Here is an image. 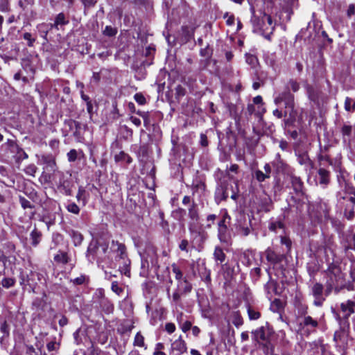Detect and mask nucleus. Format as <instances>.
Wrapping results in <instances>:
<instances>
[{"mask_svg": "<svg viewBox=\"0 0 355 355\" xmlns=\"http://www.w3.org/2000/svg\"><path fill=\"white\" fill-rule=\"evenodd\" d=\"M344 191L349 195H355V187L352 183L345 181Z\"/></svg>", "mask_w": 355, "mask_h": 355, "instance_id": "nucleus-48", "label": "nucleus"}, {"mask_svg": "<svg viewBox=\"0 0 355 355\" xmlns=\"http://www.w3.org/2000/svg\"><path fill=\"white\" fill-rule=\"evenodd\" d=\"M297 307V320L299 321L300 319H302L303 318L309 315V306L306 304L303 303H298V304L296 306Z\"/></svg>", "mask_w": 355, "mask_h": 355, "instance_id": "nucleus-26", "label": "nucleus"}, {"mask_svg": "<svg viewBox=\"0 0 355 355\" xmlns=\"http://www.w3.org/2000/svg\"><path fill=\"white\" fill-rule=\"evenodd\" d=\"M112 290L117 295H120L123 291V289L119 286L117 282H113L112 283Z\"/></svg>", "mask_w": 355, "mask_h": 355, "instance_id": "nucleus-62", "label": "nucleus"}, {"mask_svg": "<svg viewBox=\"0 0 355 355\" xmlns=\"http://www.w3.org/2000/svg\"><path fill=\"white\" fill-rule=\"evenodd\" d=\"M108 250V243L106 242H92L87 250L88 255L92 254L96 256L98 259H103V255L107 254Z\"/></svg>", "mask_w": 355, "mask_h": 355, "instance_id": "nucleus-9", "label": "nucleus"}, {"mask_svg": "<svg viewBox=\"0 0 355 355\" xmlns=\"http://www.w3.org/2000/svg\"><path fill=\"white\" fill-rule=\"evenodd\" d=\"M54 260L58 263H67L69 261V257L67 253L60 252L54 257Z\"/></svg>", "mask_w": 355, "mask_h": 355, "instance_id": "nucleus-41", "label": "nucleus"}, {"mask_svg": "<svg viewBox=\"0 0 355 355\" xmlns=\"http://www.w3.org/2000/svg\"><path fill=\"white\" fill-rule=\"evenodd\" d=\"M243 323V318H242L240 313L238 312V311L234 313V315H233V324L236 327H239V326L242 325Z\"/></svg>", "mask_w": 355, "mask_h": 355, "instance_id": "nucleus-45", "label": "nucleus"}, {"mask_svg": "<svg viewBox=\"0 0 355 355\" xmlns=\"http://www.w3.org/2000/svg\"><path fill=\"white\" fill-rule=\"evenodd\" d=\"M114 158L116 162L123 161L128 164L131 163L132 161V159L130 157V155L128 154L124 153L123 151H121V152H119V153L116 154L115 155Z\"/></svg>", "mask_w": 355, "mask_h": 355, "instance_id": "nucleus-37", "label": "nucleus"}, {"mask_svg": "<svg viewBox=\"0 0 355 355\" xmlns=\"http://www.w3.org/2000/svg\"><path fill=\"white\" fill-rule=\"evenodd\" d=\"M11 198V193L8 190H5L0 193V203H5L8 199Z\"/></svg>", "mask_w": 355, "mask_h": 355, "instance_id": "nucleus-53", "label": "nucleus"}, {"mask_svg": "<svg viewBox=\"0 0 355 355\" xmlns=\"http://www.w3.org/2000/svg\"><path fill=\"white\" fill-rule=\"evenodd\" d=\"M218 238L222 243H228L230 236L227 234V227H218Z\"/></svg>", "mask_w": 355, "mask_h": 355, "instance_id": "nucleus-30", "label": "nucleus"}, {"mask_svg": "<svg viewBox=\"0 0 355 355\" xmlns=\"http://www.w3.org/2000/svg\"><path fill=\"white\" fill-rule=\"evenodd\" d=\"M254 176L256 178V179L259 182H263V181H264V180L266 178V175L264 173H263L262 171H261L259 170H257L254 172Z\"/></svg>", "mask_w": 355, "mask_h": 355, "instance_id": "nucleus-64", "label": "nucleus"}, {"mask_svg": "<svg viewBox=\"0 0 355 355\" xmlns=\"http://www.w3.org/2000/svg\"><path fill=\"white\" fill-rule=\"evenodd\" d=\"M340 324V329L335 331L334 335V340L336 343L342 342L345 340L347 336V330L349 327H344L342 324Z\"/></svg>", "mask_w": 355, "mask_h": 355, "instance_id": "nucleus-23", "label": "nucleus"}, {"mask_svg": "<svg viewBox=\"0 0 355 355\" xmlns=\"http://www.w3.org/2000/svg\"><path fill=\"white\" fill-rule=\"evenodd\" d=\"M344 215H345V217L347 220H352L355 216L354 207H352V208L349 209H348L347 208H345V211H344Z\"/></svg>", "mask_w": 355, "mask_h": 355, "instance_id": "nucleus-52", "label": "nucleus"}, {"mask_svg": "<svg viewBox=\"0 0 355 355\" xmlns=\"http://www.w3.org/2000/svg\"><path fill=\"white\" fill-rule=\"evenodd\" d=\"M270 139L272 140L273 144H275L276 143H277L279 144V147L282 150H285L287 149L288 144L286 140L282 139V140L279 141L277 139H275L273 137H271Z\"/></svg>", "mask_w": 355, "mask_h": 355, "instance_id": "nucleus-47", "label": "nucleus"}, {"mask_svg": "<svg viewBox=\"0 0 355 355\" xmlns=\"http://www.w3.org/2000/svg\"><path fill=\"white\" fill-rule=\"evenodd\" d=\"M268 227L270 231L279 234L277 236L279 238L281 245H285L286 254L290 253L292 248V241L287 232L284 222L281 220L272 221Z\"/></svg>", "mask_w": 355, "mask_h": 355, "instance_id": "nucleus-3", "label": "nucleus"}, {"mask_svg": "<svg viewBox=\"0 0 355 355\" xmlns=\"http://www.w3.org/2000/svg\"><path fill=\"white\" fill-rule=\"evenodd\" d=\"M117 33V31L116 28H112V26H105L104 31H103V34L106 36H109V37H112V36H114Z\"/></svg>", "mask_w": 355, "mask_h": 355, "instance_id": "nucleus-51", "label": "nucleus"}, {"mask_svg": "<svg viewBox=\"0 0 355 355\" xmlns=\"http://www.w3.org/2000/svg\"><path fill=\"white\" fill-rule=\"evenodd\" d=\"M75 246L80 245L83 240V236L78 231L71 230L69 233Z\"/></svg>", "mask_w": 355, "mask_h": 355, "instance_id": "nucleus-32", "label": "nucleus"}, {"mask_svg": "<svg viewBox=\"0 0 355 355\" xmlns=\"http://www.w3.org/2000/svg\"><path fill=\"white\" fill-rule=\"evenodd\" d=\"M318 175L320 184L327 187L330 183L331 173L325 168V166H320Z\"/></svg>", "mask_w": 355, "mask_h": 355, "instance_id": "nucleus-18", "label": "nucleus"}, {"mask_svg": "<svg viewBox=\"0 0 355 355\" xmlns=\"http://www.w3.org/2000/svg\"><path fill=\"white\" fill-rule=\"evenodd\" d=\"M324 282V295L329 296L332 292L338 294L343 290L352 291L354 290L355 275L350 270V280H346V274L341 268L340 260H333L327 263V268L323 272Z\"/></svg>", "mask_w": 355, "mask_h": 355, "instance_id": "nucleus-1", "label": "nucleus"}, {"mask_svg": "<svg viewBox=\"0 0 355 355\" xmlns=\"http://www.w3.org/2000/svg\"><path fill=\"white\" fill-rule=\"evenodd\" d=\"M187 350V347L185 341L182 339V336H180L178 339L174 340L171 343V353H174L175 352H178V355H181L186 352Z\"/></svg>", "mask_w": 355, "mask_h": 355, "instance_id": "nucleus-16", "label": "nucleus"}, {"mask_svg": "<svg viewBox=\"0 0 355 355\" xmlns=\"http://www.w3.org/2000/svg\"><path fill=\"white\" fill-rule=\"evenodd\" d=\"M52 28L53 27H51L50 25L46 24H41L37 26V28L40 33H41V36L44 37L46 40H47V34Z\"/></svg>", "mask_w": 355, "mask_h": 355, "instance_id": "nucleus-39", "label": "nucleus"}, {"mask_svg": "<svg viewBox=\"0 0 355 355\" xmlns=\"http://www.w3.org/2000/svg\"><path fill=\"white\" fill-rule=\"evenodd\" d=\"M21 64L26 76L22 77V81L26 83L29 79H33L35 73V67L33 65V60L30 58H24L21 60Z\"/></svg>", "mask_w": 355, "mask_h": 355, "instance_id": "nucleus-13", "label": "nucleus"}, {"mask_svg": "<svg viewBox=\"0 0 355 355\" xmlns=\"http://www.w3.org/2000/svg\"><path fill=\"white\" fill-rule=\"evenodd\" d=\"M340 310L343 315L340 316L338 313H336L335 317L337 321L344 327H349V318L355 311V302L351 300H348L346 302H342Z\"/></svg>", "mask_w": 355, "mask_h": 355, "instance_id": "nucleus-6", "label": "nucleus"}, {"mask_svg": "<svg viewBox=\"0 0 355 355\" xmlns=\"http://www.w3.org/2000/svg\"><path fill=\"white\" fill-rule=\"evenodd\" d=\"M15 279L11 277H5L1 281V285L3 288H9L15 284Z\"/></svg>", "mask_w": 355, "mask_h": 355, "instance_id": "nucleus-42", "label": "nucleus"}, {"mask_svg": "<svg viewBox=\"0 0 355 355\" xmlns=\"http://www.w3.org/2000/svg\"><path fill=\"white\" fill-rule=\"evenodd\" d=\"M188 215L190 220H199L198 207L195 202H192L188 208Z\"/></svg>", "mask_w": 355, "mask_h": 355, "instance_id": "nucleus-27", "label": "nucleus"}, {"mask_svg": "<svg viewBox=\"0 0 355 355\" xmlns=\"http://www.w3.org/2000/svg\"><path fill=\"white\" fill-rule=\"evenodd\" d=\"M77 200L80 202H82L83 206H85L87 203L86 191L83 187L78 188V193L76 194Z\"/></svg>", "mask_w": 355, "mask_h": 355, "instance_id": "nucleus-35", "label": "nucleus"}, {"mask_svg": "<svg viewBox=\"0 0 355 355\" xmlns=\"http://www.w3.org/2000/svg\"><path fill=\"white\" fill-rule=\"evenodd\" d=\"M66 209L69 212L74 214H78L80 212L79 207L73 202H69L66 206Z\"/></svg>", "mask_w": 355, "mask_h": 355, "instance_id": "nucleus-43", "label": "nucleus"}, {"mask_svg": "<svg viewBox=\"0 0 355 355\" xmlns=\"http://www.w3.org/2000/svg\"><path fill=\"white\" fill-rule=\"evenodd\" d=\"M192 290V285L187 280L180 281L178 284V289L173 293V301L178 304L180 301L181 295L189 293Z\"/></svg>", "mask_w": 355, "mask_h": 355, "instance_id": "nucleus-11", "label": "nucleus"}, {"mask_svg": "<svg viewBox=\"0 0 355 355\" xmlns=\"http://www.w3.org/2000/svg\"><path fill=\"white\" fill-rule=\"evenodd\" d=\"M23 38L25 40H27V44L28 46H33L34 42H35V39L32 37V35L30 33H25L23 35Z\"/></svg>", "mask_w": 355, "mask_h": 355, "instance_id": "nucleus-56", "label": "nucleus"}, {"mask_svg": "<svg viewBox=\"0 0 355 355\" xmlns=\"http://www.w3.org/2000/svg\"><path fill=\"white\" fill-rule=\"evenodd\" d=\"M5 145L8 150L14 154L16 162H19L28 157L27 153L13 140L8 139Z\"/></svg>", "mask_w": 355, "mask_h": 355, "instance_id": "nucleus-10", "label": "nucleus"}, {"mask_svg": "<svg viewBox=\"0 0 355 355\" xmlns=\"http://www.w3.org/2000/svg\"><path fill=\"white\" fill-rule=\"evenodd\" d=\"M283 186L279 178H275V183L273 187L275 196L277 195L282 190Z\"/></svg>", "mask_w": 355, "mask_h": 355, "instance_id": "nucleus-54", "label": "nucleus"}, {"mask_svg": "<svg viewBox=\"0 0 355 355\" xmlns=\"http://www.w3.org/2000/svg\"><path fill=\"white\" fill-rule=\"evenodd\" d=\"M78 153L77 151L75 149L71 150L67 153V158L69 162H74L77 159Z\"/></svg>", "mask_w": 355, "mask_h": 355, "instance_id": "nucleus-59", "label": "nucleus"}, {"mask_svg": "<svg viewBox=\"0 0 355 355\" xmlns=\"http://www.w3.org/2000/svg\"><path fill=\"white\" fill-rule=\"evenodd\" d=\"M246 62L254 67L257 62V59L252 55H246Z\"/></svg>", "mask_w": 355, "mask_h": 355, "instance_id": "nucleus-63", "label": "nucleus"}, {"mask_svg": "<svg viewBox=\"0 0 355 355\" xmlns=\"http://www.w3.org/2000/svg\"><path fill=\"white\" fill-rule=\"evenodd\" d=\"M320 326V322L318 318H314L311 315H307L301 320L298 321V327L303 331L305 336L308 337L311 334L317 332Z\"/></svg>", "mask_w": 355, "mask_h": 355, "instance_id": "nucleus-5", "label": "nucleus"}, {"mask_svg": "<svg viewBox=\"0 0 355 355\" xmlns=\"http://www.w3.org/2000/svg\"><path fill=\"white\" fill-rule=\"evenodd\" d=\"M275 103L280 108H282V106L284 107V114L285 116L288 114L291 117H295L294 95L290 92L289 89L279 94V95L275 98Z\"/></svg>", "mask_w": 355, "mask_h": 355, "instance_id": "nucleus-4", "label": "nucleus"}, {"mask_svg": "<svg viewBox=\"0 0 355 355\" xmlns=\"http://www.w3.org/2000/svg\"><path fill=\"white\" fill-rule=\"evenodd\" d=\"M353 126L349 123H343L340 128V132L342 136V140L344 144L350 145L352 136Z\"/></svg>", "mask_w": 355, "mask_h": 355, "instance_id": "nucleus-17", "label": "nucleus"}, {"mask_svg": "<svg viewBox=\"0 0 355 355\" xmlns=\"http://www.w3.org/2000/svg\"><path fill=\"white\" fill-rule=\"evenodd\" d=\"M135 101L139 105H144L146 103V98L141 93H137L134 96Z\"/></svg>", "mask_w": 355, "mask_h": 355, "instance_id": "nucleus-55", "label": "nucleus"}, {"mask_svg": "<svg viewBox=\"0 0 355 355\" xmlns=\"http://www.w3.org/2000/svg\"><path fill=\"white\" fill-rule=\"evenodd\" d=\"M353 102V99L349 96H347L345 99L344 103V108L347 112H351L352 111V103Z\"/></svg>", "mask_w": 355, "mask_h": 355, "instance_id": "nucleus-58", "label": "nucleus"}, {"mask_svg": "<svg viewBox=\"0 0 355 355\" xmlns=\"http://www.w3.org/2000/svg\"><path fill=\"white\" fill-rule=\"evenodd\" d=\"M252 335L254 340L259 343H263L266 339L263 327H261L253 331Z\"/></svg>", "mask_w": 355, "mask_h": 355, "instance_id": "nucleus-28", "label": "nucleus"}, {"mask_svg": "<svg viewBox=\"0 0 355 355\" xmlns=\"http://www.w3.org/2000/svg\"><path fill=\"white\" fill-rule=\"evenodd\" d=\"M42 164L46 165V168L51 171H55L56 163L55 158L52 155H43L41 158Z\"/></svg>", "mask_w": 355, "mask_h": 355, "instance_id": "nucleus-22", "label": "nucleus"}, {"mask_svg": "<svg viewBox=\"0 0 355 355\" xmlns=\"http://www.w3.org/2000/svg\"><path fill=\"white\" fill-rule=\"evenodd\" d=\"M325 286L320 282H315L311 288V294L314 297L313 305L315 306H322L326 300L324 295Z\"/></svg>", "mask_w": 355, "mask_h": 355, "instance_id": "nucleus-8", "label": "nucleus"}, {"mask_svg": "<svg viewBox=\"0 0 355 355\" xmlns=\"http://www.w3.org/2000/svg\"><path fill=\"white\" fill-rule=\"evenodd\" d=\"M268 351L270 349L271 352H273L274 345L271 343L272 341L275 340V338L276 337V334L273 331L272 327H270L268 324Z\"/></svg>", "mask_w": 355, "mask_h": 355, "instance_id": "nucleus-31", "label": "nucleus"}, {"mask_svg": "<svg viewBox=\"0 0 355 355\" xmlns=\"http://www.w3.org/2000/svg\"><path fill=\"white\" fill-rule=\"evenodd\" d=\"M171 267L173 272L175 275V279L180 281L183 276L182 271L175 263L172 264Z\"/></svg>", "mask_w": 355, "mask_h": 355, "instance_id": "nucleus-49", "label": "nucleus"}, {"mask_svg": "<svg viewBox=\"0 0 355 355\" xmlns=\"http://www.w3.org/2000/svg\"><path fill=\"white\" fill-rule=\"evenodd\" d=\"M111 250L117 253V257L120 259L125 260L126 259V248L124 244L121 243L119 241H112Z\"/></svg>", "mask_w": 355, "mask_h": 355, "instance_id": "nucleus-19", "label": "nucleus"}, {"mask_svg": "<svg viewBox=\"0 0 355 355\" xmlns=\"http://www.w3.org/2000/svg\"><path fill=\"white\" fill-rule=\"evenodd\" d=\"M19 202L21 206L25 209L27 208L32 209L34 206L31 203L29 200L26 199L24 197L19 196Z\"/></svg>", "mask_w": 355, "mask_h": 355, "instance_id": "nucleus-50", "label": "nucleus"}, {"mask_svg": "<svg viewBox=\"0 0 355 355\" xmlns=\"http://www.w3.org/2000/svg\"><path fill=\"white\" fill-rule=\"evenodd\" d=\"M85 6V8L94 7L97 3V0H80Z\"/></svg>", "mask_w": 355, "mask_h": 355, "instance_id": "nucleus-61", "label": "nucleus"}, {"mask_svg": "<svg viewBox=\"0 0 355 355\" xmlns=\"http://www.w3.org/2000/svg\"><path fill=\"white\" fill-rule=\"evenodd\" d=\"M37 171V166L33 164H29L28 165L25 169H24V172L26 173V174L28 175H31V176H33L34 177L36 172Z\"/></svg>", "mask_w": 355, "mask_h": 355, "instance_id": "nucleus-44", "label": "nucleus"}, {"mask_svg": "<svg viewBox=\"0 0 355 355\" xmlns=\"http://www.w3.org/2000/svg\"><path fill=\"white\" fill-rule=\"evenodd\" d=\"M42 234L40 232L37 231L36 228H35L31 233V238L32 240V245L33 246H37V244L40 242Z\"/></svg>", "mask_w": 355, "mask_h": 355, "instance_id": "nucleus-38", "label": "nucleus"}, {"mask_svg": "<svg viewBox=\"0 0 355 355\" xmlns=\"http://www.w3.org/2000/svg\"><path fill=\"white\" fill-rule=\"evenodd\" d=\"M286 259V256L283 254H277L268 248V262L273 265V269L276 270L275 275H283L285 270L283 261Z\"/></svg>", "mask_w": 355, "mask_h": 355, "instance_id": "nucleus-7", "label": "nucleus"}, {"mask_svg": "<svg viewBox=\"0 0 355 355\" xmlns=\"http://www.w3.org/2000/svg\"><path fill=\"white\" fill-rule=\"evenodd\" d=\"M214 257L216 261L223 263L225 259V254L220 247H216L214 252Z\"/></svg>", "mask_w": 355, "mask_h": 355, "instance_id": "nucleus-34", "label": "nucleus"}, {"mask_svg": "<svg viewBox=\"0 0 355 355\" xmlns=\"http://www.w3.org/2000/svg\"><path fill=\"white\" fill-rule=\"evenodd\" d=\"M340 244L345 253H347L349 250L355 251V232H352L343 234Z\"/></svg>", "mask_w": 355, "mask_h": 355, "instance_id": "nucleus-14", "label": "nucleus"}, {"mask_svg": "<svg viewBox=\"0 0 355 355\" xmlns=\"http://www.w3.org/2000/svg\"><path fill=\"white\" fill-rule=\"evenodd\" d=\"M189 230L194 237L200 236L202 232V229L199 220H190L189 223Z\"/></svg>", "mask_w": 355, "mask_h": 355, "instance_id": "nucleus-21", "label": "nucleus"}, {"mask_svg": "<svg viewBox=\"0 0 355 355\" xmlns=\"http://www.w3.org/2000/svg\"><path fill=\"white\" fill-rule=\"evenodd\" d=\"M288 84L290 85L291 89L293 92H297L300 88V84L295 80L291 79L288 82Z\"/></svg>", "mask_w": 355, "mask_h": 355, "instance_id": "nucleus-57", "label": "nucleus"}, {"mask_svg": "<svg viewBox=\"0 0 355 355\" xmlns=\"http://www.w3.org/2000/svg\"><path fill=\"white\" fill-rule=\"evenodd\" d=\"M58 173L60 177V180H59L60 187H63L64 189H69V187L70 186L69 178L71 177V174H64L63 172H60V171H58Z\"/></svg>", "mask_w": 355, "mask_h": 355, "instance_id": "nucleus-29", "label": "nucleus"}, {"mask_svg": "<svg viewBox=\"0 0 355 355\" xmlns=\"http://www.w3.org/2000/svg\"><path fill=\"white\" fill-rule=\"evenodd\" d=\"M134 345L138 346V347H144V338L141 334L140 332H138L135 337Z\"/></svg>", "mask_w": 355, "mask_h": 355, "instance_id": "nucleus-46", "label": "nucleus"}, {"mask_svg": "<svg viewBox=\"0 0 355 355\" xmlns=\"http://www.w3.org/2000/svg\"><path fill=\"white\" fill-rule=\"evenodd\" d=\"M272 166L277 174H286L290 177V182L295 195L298 197H304L305 187L302 180L291 173V167L284 162L280 158V154H276V160L272 162Z\"/></svg>", "mask_w": 355, "mask_h": 355, "instance_id": "nucleus-2", "label": "nucleus"}, {"mask_svg": "<svg viewBox=\"0 0 355 355\" xmlns=\"http://www.w3.org/2000/svg\"><path fill=\"white\" fill-rule=\"evenodd\" d=\"M68 23V21L65 19V16L63 13H59L55 20L53 24H50L51 27L58 28V25H65Z\"/></svg>", "mask_w": 355, "mask_h": 355, "instance_id": "nucleus-40", "label": "nucleus"}, {"mask_svg": "<svg viewBox=\"0 0 355 355\" xmlns=\"http://www.w3.org/2000/svg\"><path fill=\"white\" fill-rule=\"evenodd\" d=\"M185 94H186L185 89L183 87H182L181 85H178L177 87L175 88L176 97H178V98L182 97L185 95Z\"/></svg>", "mask_w": 355, "mask_h": 355, "instance_id": "nucleus-60", "label": "nucleus"}, {"mask_svg": "<svg viewBox=\"0 0 355 355\" xmlns=\"http://www.w3.org/2000/svg\"><path fill=\"white\" fill-rule=\"evenodd\" d=\"M318 162L320 166H332L333 159L329 153H318L317 155Z\"/></svg>", "mask_w": 355, "mask_h": 355, "instance_id": "nucleus-24", "label": "nucleus"}, {"mask_svg": "<svg viewBox=\"0 0 355 355\" xmlns=\"http://www.w3.org/2000/svg\"><path fill=\"white\" fill-rule=\"evenodd\" d=\"M285 306L286 302L275 298L270 303V310L273 313H277L278 314V320L283 321V314L284 313Z\"/></svg>", "mask_w": 355, "mask_h": 355, "instance_id": "nucleus-15", "label": "nucleus"}, {"mask_svg": "<svg viewBox=\"0 0 355 355\" xmlns=\"http://www.w3.org/2000/svg\"><path fill=\"white\" fill-rule=\"evenodd\" d=\"M304 88L309 99L319 106L321 103L322 92L319 88L308 83L305 85Z\"/></svg>", "mask_w": 355, "mask_h": 355, "instance_id": "nucleus-12", "label": "nucleus"}, {"mask_svg": "<svg viewBox=\"0 0 355 355\" xmlns=\"http://www.w3.org/2000/svg\"><path fill=\"white\" fill-rule=\"evenodd\" d=\"M297 162L300 164H306L308 163L311 162L309 154L306 151L299 153L297 154Z\"/></svg>", "mask_w": 355, "mask_h": 355, "instance_id": "nucleus-36", "label": "nucleus"}, {"mask_svg": "<svg viewBox=\"0 0 355 355\" xmlns=\"http://www.w3.org/2000/svg\"><path fill=\"white\" fill-rule=\"evenodd\" d=\"M268 275H269V279L268 280V290H272L275 295H281L282 289L279 288V286L276 281L272 279L269 270H268Z\"/></svg>", "mask_w": 355, "mask_h": 355, "instance_id": "nucleus-25", "label": "nucleus"}, {"mask_svg": "<svg viewBox=\"0 0 355 355\" xmlns=\"http://www.w3.org/2000/svg\"><path fill=\"white\" fill-rule=\"evenodd\" d=\"M246 308L250 320H257L260 318V313L256 311L250 304H248Z\"/></svg>", "mask_w": 355, "mask_h": 355, "instance_id": "nucleus-33", "label": "nucleus"}, {"mask_svg": "<svg viewBox=\"0 0 355 355\" xmlns=\"http://www.w3.org/2000/svg\"><path fill=\"white\" fill-rule=\"evenodd\" d=\"M253 24V31L256 33H258L264 37H266L264 33L263 26L265 25V22L263 18L260 19L259 17L254 15V18L252 19Z\"/></svg>", "mask_w": 355, "mask_h": 355, "instance_id": "nucleus-20", "label": "nucleus"}]
</instances>
